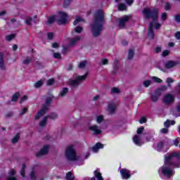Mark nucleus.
Segmentation results:
<instances>
[{
  "instance_id": "nucleus-1",
  "label": "nucleus",
  "mask_w": 180,
  "mask_h": 180,
  "mask_svg": "<svg viewBox=\"0 0 180 180\" xmlns=\"http://www.w3.org/2000/svg\"><path fill=\"white\" fill-rule=\"evenodd\" d=\"M142 13L145 16V19L152 18V22H150L149 27L148 28V37L151 40H153L155 34H154V27L155 29L158 30L161 27V24L157 22L158 20V13L160 11L158 8H153V10L149 8H143Z\"/></svg>"
},
{
  "instance_id": "nucleus-2",
  "label": "nucleus",
  "mask_w": 180,
  "mask_h": 180,
  "mask_svg": "<svg viewBox=\"0 0 180 180\" xmlns=\"http://www.w3.org/2000/svg\"><path fill=\"white\" fill-rule=\"evenodd\" d=\"M94 22L91 25V33L94 37H98L101 34V32L103 30V25L105 23V13L103 10H97L94 15Z\"/></svg>"
},
{
  "instance_id": "nucleus-3",
  "label": "nucleus",
  "mask_w": 180,
  "mask_h": 180,
  "mask_svg": "<svg viewBox=\"0 0 180 180\" xmlns=\"http://www.w3.org/2000/svg\"><path fill=\"white\" fill-rule=\"evenodd\" d=\"M178 157H179V153L176 152L166 155L165 165L159 169V174H163L165 176L171 178V176L174 175V171L169 169L167 166L172 165V164H174V161L175 160H178Z\"/></svg>"
},
{
  "instance_id": "nucleus-4",
  "label": "nucleus",
  "mask_w": 180,
  "mask_h": 180,
  "mask_svg": "<svg viewBox=\"0 0 180 180\" xmlns=\"http://www.w3.org/2000/svg\"><path fill=\"white\" fill-rule=\"evenodd\" d=\"M65 157L70 161H78V160L81 159V157L77 155L75 149H74V146H70L66 148Z\"/></svg>"
},
{
  "instance_id": "nucleus-5",
  "label": "nucleus",
  "mask_w": 180,
  "mask_h": 180,
  "mask_svg": "<svg viewBox=\"0 0 180 180\" xmlns=\"http://www.w3.org/2000/svg\"><path fill=\"white\" fill-rule=\"evenodd\" d=\"M50 102H51V98L46 99V105H43L42 109L37 113L34 117L35 120H39L40 117L49 110V105H50Z\"/></svg>"
},
{
  "instance_id": "nucleus-6",
  "label": "nucleus",
  "mask_w": 180,
  "mask_h": 180,
  "mask_svg": "<svg viewBox=\"0 0 180 180\" xmlns=\"http://www.w3.org/2000/svg\"><path fill=\"white\" fill-rule=\"evenodd\" d=\"M87 77L88 73H85L84 75L82 76H76L74 79H72L70 81V84L72 85V86H78V85H79V84H81L82 81H85Z\"/></svg>"
},
{
  "instance_id": "nucleus-7",
  "label": "nucleus",
  "mask_w": 180,
  "mask_h": 180,
  "mask_svg": "<svg viewBox=\"0 0 180 180\" xmlns=\"http://www.w3.org/2000/svg\"><path fill=\"white\" fill-rule=\"evenodd\" d=\"M58 15L60 19L58 20V24L65 25L67 23V19L68 18V14L64 11H58Z\"/></svg>"
},
{
  "instance_id": "nucleus-8",
  "label": "nucleus",
  "mask_w": 180,
  "mask_h": 180,
  "mask_svg": "<svg viewBox=\"0 0 180 180\" xmlns=\"http://www.w3.org/2000/svg\"><path fill=\"white\" fill-rule=\"evenodd\" d=\"M175 101V97L172 94H166L162 98V102L165 105H169Z\"/></svg>"
},
{
  "instance_id": "nucleus-9",
  "label": "nucleus",
  "mask_w": 180,
  "mask_h": 180,
  "mask_svg": "<svg viewBox=\"0 0 180 180\" xmlns=\"http://www.w3.org/2000/svg\"><path fill=\"white\" fill-rule=\"evenodd\" d=\"M120 172L122 179H129V178L131 176V174H130V170L127 169H121L120 170Z\"/></svg>"
},
{
  "instance_id": "nucleus-10",
  "label": "nucleus",
  "mask_w": 180,
  "mask_h": 180,
  "mask_svg": "<svg viewBox=\"0 0 180 180\" xmlns=\"http://www.w3.org/2000/svg\"><path fill=\"white\" fill-rule=\"evenodd\" d=\"M133 142L134 144H136V146H138L139 147L144 144V141H141V136L140 135H134L133 137Z\"/></svg>"
},
{
  "instance_id": "nucleus-11",
  "label": "nucleus",
  "mask_w": 180,
  "mask_h": 180,
  "mask_svg": "<svg viewBox=\"0 0 180 180\" xmlns=\"http://www.w3.org/2000/svg\"><path fill=\"white\" fill-rule=\"evenodd\" d=\"M50 146L49 145L44 146L38 153H36L37 157H41L49 153Z\"/></svg>"
},
{
  "instance_id": "nucleus-12",
  "label": "nucleus",
  "mask_w": 180,
  "mask_h": 180,
  "mask_svg": "<svg viewBox=\"0 0 180 180\" xmlns=\"http://www.w3.org/2000/svg\"><path fill=\"white\" fill-rule=\"evenodd\" d=\"M89 130L92 131L93 134H101L102 130L96 125H91L89 127Z\"/></svg>"
},
{
  "instance_id": "nucleus-13",
  "label": "nucleus",
  "mask_w": 180,
  "mask_h": 180,
  "mask_svg": "<svg viewBox=\"0 0 180 180\" xmlns=\"http://www.w3.org/2000/svg\"><path fill=\"white\" fill-rule=\"evenodd\" d=\"M179 64H180V62L178 60H169L165 63V67L166 68H174V67H176Z\"/></svg>"
},
{
  "instance_id": "nucleus-14",
  "label": "nucleus",
  "mask_w": 180,
  "mask_h": 180,
  "mask_svg": "<svg viewBox=\"0 0 180 180\" xmlns=\"http://www.w3.org/2000/svg\"><path fill=\"white\" fill-rule=\"evenodd\" d=\"M129 16L124 15L121 20H120V27H124L126 26V22H129Z\"/></svg>"
},
{
  "instance_id": "nucleus-15",
  "label": "nucleus",
  "mask_w": 180,
  "mask_h": 180,
  "mask_svg": "<svg viewBox=\"0 0 180 180\" xmlns=\"http://www.w3.org/2000/svg\"><path fill=\"white\" fill-rule=\"evenodd\" d=\"M116 104L115 103H111L108 104L107 110L109 113H114L115 110H116Z\"/></svg>"
},
{
  "instance_id": "nucleus-16",
  "label": "nucleus",
  "mask_w": 180,
  "mask_h": 180,
  "mask_svg": "<svg viewBox=\"0 0 180 180\" xmlns=\"http://www.w3.org/2000/svg\"><path fill=\"white\" fill-rule=\"evenodd\" d=\"M101 148H103V144L101 143H97L92 148L91 150L93 153H98Z\"/></svg>"
},
{
  "instance_id": "nucleus-17",
  "label": "nucleus",
  "mask_w": 180,
  "mask_h": 180,
  "mask_svg": "<svg viewBox=\"0 0 180 180\" xmlns=\"http://www.w3.org/2000/svg\"><path fill=\"white\" fill-rule=\"evenodd\" d=\"M81 40V36H77L75 38H71L70 40V46H75Z\"/></svg>"
},
{
  "instance_id": "nucleus-18",
  "label": "nucleus",
  "mask_w": 180,
  "mask_h": 180,
  "mask_svg": "<svg viewBox=\"0 0 180 180\" xmlns=\"http://www.w3.org/2000/svg\"><path fill=\"white\" fill-rule=\"evenodd\" d=\"M0 68L1 70H5L6 68V65H5V61L4 60V54L0 53Z\"/></svg>"
},
{
  "instance_id": "nucleus-19",
  "label": "nucleus",
  "mask_w": 180,
  "mask_h": 180,
  "mask_svg": "<svg viewBox=\"0 0 180 180\" xmlns=\"http://www.w3.org/2000/svg\"><path fill=\"white\" fill-rule=\"evenodd\" d=\"M16 174V171L15 169H11L8 172V177L7 180H16V177H15V174Z\"/></svg>"
},
{
  "instance_id": "nucleus-20",
  "label": "nucleus",
  "mask_w": 180,
  "mask_h": 180,
  "mask_svg": "<svg viewBox=\"0 0 180 180\" xmlns=\"http://www.w3.org/2000/svg\"><path fill=\"white\" fill-rule=\"evenodd\" d=\"M134 58V49H129L127 55V60L131 61Z\"/></svg>"
},
{
  "instance_id": "nucleus-21",
  "label": "nucleus",
  "mask_w": 180,
  "mask_h": 180,
  "mask_svg": "<svg viewBox=\"0 0 180 180\" xmlns=\"http://www.w3.org/2000/svg\"><path fill=\"white\" fill-rule=\"evenodd\" d=\"M56 15H52L48 17L47 25H53V23L56 22Z\"/></svg>"
},
{
  "instance_id": "nucleus-22",
  "label": "nucleus",
  "mask_w": 180,
  "mask_h": 180,
  "mask_svg": "<svg viewBox=\"0 0 180 180\" xmlns=\"http://www.w3.org/2000/svg\"><path fill=\"white\" fill-rule=\"evenodd\" d=\"M94 176L97 178V180H103V177H102V174H101L99 169L94 171Z\"/></svg>"
},
{
  "instance_id": "nucleus-23",
  "label": "nucleus",
  "mask_w": 180,
  "mask_h": 180,
  "mask_svg": "<svg viewBox=\"0 0 180 180\" xmlns=\"http://www.w3.org/2000/svg\"><path fill=\"white\" fill-rule=\"evenodd\" d=\"M67 94H68V89L63 88L60 90V91L59 93V96H60L61 98H64V96H65V95H67Z\"/></svg>"
},
{
  "instance_id": "nucleus-24",
  "label": "nucleus",
  "mask_w": 180,
  "mask_h": 180,
  "mask_svg": "<svg viewBox=\"0 0 180 180\" xmlns=\"http://www.w3.org/2000/svg\"><path fill=\"white\" fill-rule=\"evenodd\" d=\"M163 146L164 144L162 143V142H159L157 144H154V148H155V150H157L158 151H161V150H162Z\"/></svg>"
},
{
  "instance_id": "nucleus-25",
  "label": "nucleus",
  "mask_w": 180,
  "mask_h": 180,
  "mask_svg": "<svg viewBox=\"0 0 180 180\" xmlns=\"http://www.w3.org/2000/svg\"><path fill=\"white\" fill-rule=\"evenodd\" d=\"M143 86H145V88H148V86H150V85H153V81L151 80V79H146V80L143 81Z\"/></svg>"
},
{
  "instance_id": "nucleus-26",
  "label": "nucleus",
  "mask_w": 180,
  "mask_h": 180,
  "mask_svg": "<svg viewBox=\"0 0 180 180\" xmlns=\"http://www.w3.org/2000/svg\"><path fill=\"white\" fill-rule=\"evenodd\" d=\"M150 79L152 82H155L156 84H161L162 82V79H160L159 77H151Z\"/></svg>"
},
{
  "instance_id": "nucleus-27",
  "label": "nucleus",
  "mask_w": 180,
  "mask_h": 180,
  "mask_svg": "<svg viewBox=\"0 0 180 180\" xmlns=\"http://www.w3.org/2000/svg\"><path fill=\"white\" fill-rule=\"evenodd\" d=\"M160 98V94L155 92V94H153L152 95L151 99L153 101V102H157V101H158Z\"/></svg>"
},
{
  "instance_id": "nucleus-28",
  "label": "nucleus",
  "mask_w": 180,
  "mask_h": 180,
  "mask_svg": "<svg viewBox=\"0 0 180 180\" xmlns=\"http://www.w3.org/2000/svg\"><path fill=\"white\" fill-rule=\"evenodd\" d=\"M15 37H16V35L15 34H11L9 35L6 36V40L7 41H11L13 40V39H15Z\"/></svg>"
},
{
  "instance_id": "nucleus-29",
  "label": "nucleus",
  "mask_w": 180,
  "mask_h": 180,
  "mask_svg": "<svg viewBox=\"0 0 180 180\" xmlns=\"http://www.w3.org/2000/svg\"><path fill=\"white\" fill-rule=\"evenodd\" d=\"M46 123H47V117H44L39 122L40 127H44V126H46Z\"/></svg>"
},
{
  "instance_id": "nucleus-30",
  "label": "nucleus",
  "mask_w": 180,
  "mask_h": 180,
  "mask_svg": "<svg viewBox=\"0 0 180 180\" xmlns=\"http://www.w3.org/2000/svg\"><path fill=\"white\" fill-rule=\"evenodd\" d=\"M74 179H75V177L72 176V173H71V172H68L66 174V180H74Z\"/></svg>"
},
{
  "instance_id": "nucleus-31",
  "label": "nucleus",
  "mask_w": 180,
  "mask_h": 180,
  "mask_svg": "<svg viewBox=\"0 0 180 180\" xmlns=\"http://www.w3.org/2000/svg\"><path fill=\"white\" fill-rule=\"evenodd\" d=\"M175 124V121H169V120H167L165 123H164V126L165 127H168L169 126H171Z\"/></svg>"
},
{
  "instance_id": "nucleus-32",
  "label": "nucleus",
  "mask_w": 180,
  "mask_h": 180,
  "mask_svg": "<svg viewBox=\"0 0 180 180\" xmlns=\"http://www.w3.org/2000/svg\"><path fill=\"white\" fill-rule=\"evenodd\" d=\"M20 96V94L19 93L15 94L12 97V99H11L12 102H16V101L19 99Z\"/></svg>"
},
{
  "instance_id": "nucleus-33",
  "label": "nucleus",
  "mask_w": 180,
  "mask_h": 180,
  "mask_svg": "<svg viewBox=\"0 0 180 180\" xmlns=\"http://www.w3.org/2000/svg\"><path fill=\"white\" fill-rule=\"evenodd\" d=\"M41 85H43V79L39 80L38 82H37L34 86V88H40V86H41Z\"/></svg>"
},
{
  "instance_id": "nucleus-34",
  "label": "nucleus",
  "mask_w": 180,
  "mask_h": 180,
  "mask_svg": "<svg viewBox=\"0 0 180 180\" xmlns=\"http://www.w3.org/2000/svg\"><path fill=\"white\" fill-rule=\"evenodd\" d=\"M118 9L120 11H126L127 9V7L126 6L125 4H119Z\"/></svg>"
},
{
  "instance_id": "nucleus-35",
  "label": "nucleus",
  "mask_w": 180,
  "mask_h": 180,
  "mask_svg": "<svg viewBox=\"0 0 180 180\" xmlns=\"http://www.w3.org/2000/svg\"><path fill=\"white\" fill-rule=\"evenodd\" d=\"M20 136L19 135V134H17L14 138L12 139V143H18V141H19Z\"/></svg>"
},
{
  "instance_id": "nucleus-36",
  "label": "nucleus",
  "mask_w": 180,
  "mask_h": 180,
  "mask_svg": "<svg viewBox=\"0 0 180 180\" xmlns=\"http://www.w3.org/2000/svg\"><path fill=\"white\" fill-rule=\"evenodd\" d=\"M82 30H84V29L81 26H77L75 29L76 33H82Z\"/></svg>"
},
{
  "instance_id": "nucleus-37",
  "label": "nucleus",
  "mask_w": 180,
  "mask_h": 180,
  "mask_svg": "<svg viewBox=\"0 0 180 180\" xmlns=\"http://www.w3.org/2000/svg\"><path fill=\"white\" fill-rule=\"evenodd\" d=\"M70 0H65L64 3H63V7L64 8H68L70 6V5L71 4Z\"/></svg>"
},
{
  "instance_id": "nucleus-38",
  "label": "nucleus",
  "mask_w": 180,
  "mask_h": 180,
  "mask_svg": "<svg viewBox=\"0 0 180 180\" xmlns=\"http://www.w3.org/2000/svg\"><path fill=\"white\" fill-rule=\"evenodd\" d=\"M103 122V116L98 115L96 117V123H102Z\"/></svg>"
},
{
  "instance_id": "nucleus-39",
  "label": "nucleus",
  "mask_w": 180,
  "mask_h": 180,
  "mask_svg": "<svg viewBox=\"0 0 180 180\" xmlns=\"http://www.w3.org/2000/svg\"><path fill=\"white\" fill-rule=\"evenodd\" d=\"M86 67V61L84 60L79 64V68H85Z\"/></svg>"
},
{
  "instance_id": "nucleus-40",
  "label": "nucleus",
  "mask_w": 180,
  "mask_h": 180,
  "mask_svg": "<svg viewBox=\"0 0 180 180\" xmlns=\"http://www.w3.org/2000/svg\"><path fill=\"white\" fill-rule=\"evenodd\" d=\"M165 11H171V4L169 2L165 3Z\"/></svg>"
},
{
  "instance_id": "nucleus-41",
  "label": "nucleus",
  "mask_w": 180,
  "mask_h": 180,
  "mask_svg": "<svg viewBox=\"0 0 180 180\" xmlns=\"http://www.w3.org/2000/svg\"><path fill=\"white\" fill-rule=\"evenodd\" d=\"M30 178L32 180H36V171L33 170L31 172Z\"/></svg>"
},
{
  "instance_id": "nucleus-42",
  "label": "nucleus",
  "mask_w": 180,
  "mask_h": 180,
  "mask_svg": "<svg viewBox=\"0 0 180 180\" xmlns=\"http://www.w3.org/2000/svg\"><path fill=\"white\" fill-rule=\"evenodd\" d=\"M32 20H33V18H32L31 17H28L25 21L26 25L30 26V25H32Z\"/></svg>"
},
{
  "instance_id": "nucleus-43",
  "label": "nucleus",
  "mask_w": 180,
  "mask_h": 180,
  "mask_svg": "<svg viewBox=\"0 0 180 180\" xmlns=\"http://www.w3.org/2000/svg\"><path fill=\"white\" fill-rule=\"evenodd\" d=\"M108 63H109V60L106 58L101 59V65H108Z\"/></svg>"
},
{
  "instance_id": "nucleus-44",
  "label": "nucleus",
  "mask_w": 180,
  "mask_h": 180,
  "mask_svg": "<svg viewBox=\"0 0 180 180\" xmlns=\"http://www.w3.org/2000/svg\"><path fill=\"white\" fill-rule=\"evenodd\" d=\"M112 94H120V89L118 88L114 87L111 90Z\"/></svg>"
},
{
  "instance_id": "nucleus-45",
  "label": "nucleus",
  "mask_w": 180,
  "mask_h": 180,
  "mask_svg": "<svg viewBox=\"0 0 180 180\" xmlns=\"http://www.w3.org/2000/svg\"><path fill=\"white\" fill-rule=\"evenodd\" d=\"M53 58L58 60H61V54L59 53H53Z\"/></svg>"
},
{
  "instance_id": "nucleus-46",
  "label": "nucleus",
  "mask_w": 180,
  "mask_h": 180,
  "mask_svg": "<svg viewBox=\"0 0 180 180\" xmlns=\"http://www.w3.org/2000/svg\"><path fill=\"white\" fill-rule=\"evenodd\" d=\"M180 139L177 138L173 141V145L176 147H178V144H179Z\"/></svg>"
},
{
  "instance_id": "nucleus-47",
  "label": "nucleus",
  "mask_w": 180,
  "mask_h": 180,
  "mask_svg": "<svg viewBox=\"0 0 180 180\" xmlns=\"http://www.w3.org/2000/svg\"><path fill=\"white\" fill-rule=\"evenodd\" d=\"M54 82H56V81L54 80V79H49L47 82H46V85H53V84H54Z\"/></svg>"
},
{
  "instance_id": "nucleus-48",
  "label": "nucleus",
  "mask_w": 180,
  "mask_h": 180,
  "mask_svg": "<svg viewBox=\"0 0 180 180\" xmlns=\"http://www.w3.org/2000/svg\"><path fill=\"white\" fill-rule=\"evenodd\" d=\"M167 17H168V15L167 14V13H162V20L163 22H165V20H167Z\"/></svg>"
},
{
  "instance_id": "nucleus-49",
  "label": "nucleus",
  "mask_w": 180,
  "mask_h": 180,
  "mask_svg": "<svg viewBox=\"0 0 180 180\" xmlns=\"http://www.w3.org/2000/svg\"><path fill=\"white\" fill-rule=\"evenodd\" d=\"M143 131H144V127L138 128V129L136 130V133L137 134H139V136H140V134H141Z\"/></svg>"
},
{
  "instance_id": "nucleus-50",
  "label": "nucleus",
  "mask_w": 180,
  "mask_h": 180,
  "mask_svg": "<svg viewBox=\"0 0 180 180\" xmlns=\"http://www.w3.org/2000/svg\"><path fill=\"white\" fill-rule=\"evenodd\" d=\"M174 20L176 23H180V14H177L174 16Z\"/></svg>"
},
{
  "instance_id": "nucleus-51",
  "label": "nucleus",
  "mask_w": 180,
  "mask_h": 180,
  "mask_svg": "<svg viewBox=\"0 0 180 180\" xmlns=\"http://www.w3.org/2000/svg\"><path fill=\"white\" fill-rule=\"evenodd\" d=\"M49 117H51V119H57V117H58V115H57V113L53 112L52 114L50 115Z\"/></svg>"
},
{
  "instance_id": "nucleus-52",
  "label": "nucleus",
  "mask_w": 180,
  "mask_h": 180,
  "mask_svg": "<svg viewBox=\"0 0 180 180\" xmlns=\"http://www.w3.org/2000/svg\"><path fill=\"white\" fill-rule=\"evenodd\" d=\"M53 37H54V34L53 32L48 33V39L49 40H53Z\"/></svg>"
},
{
  "instance_id": "nucleus-53",
  "label": "nucleus",
  "mask_w": 180,
  "mask_h": 180,
  "mask_svg": "<svg viewBox=\"0 0 180 180\" xmlns=\"http://www.w3.org/2000/svg\"><path fill=\"white\" fill-rule=\"evenodd\" d=\"M147 122V119L145 117H141L140 120H139V123L141 124H143V123H146Z\"/></svg>"
},
{
  "instance_id": "nucleus-54",
  "label": "nucleus",
  "mask_w": 180,
  "mask_h": 180,
  "mask_svg": "<svg viewBox=\"0 0 180 180\" xmlns=\"http://www.w3.org/2000/svg\"><path fill=\"white\" fill-rule=\"evenodd\" d=\"M160 133H162V134H165L168 133V129H167V128L161 129Z\"/></svg>"
},
{
  "instance_id": "nucleus-55",
  "label": "nucleus",
  "mask_w": 180,
  "mask_h": 180,
  "mask_svg": "<svg viewBox=\"0 0 180 180\" xmlns=\"http://www.w3.org/2000/svg\"><path fill=\"white\" fill-rule=\"evenodd\" d=\"M26 168V165H22V169L20 171V174L22 175V176H25V169Z\"/></svg>"
},
{
  "instance_id": "nucleus-56",
  "label": "nucleus",
  "mask_w": 180,
  "mask_h": 180,
  "mask_svg": "<svg viewBox=\"0 0 180 180\" xmlns=\"http://www.w3.org/2000/svg\"><path fill=\"white\" fill-rule=\"evenodd\" d=\"M166 82H167V84H168V85L169 86L170 84H172V82H174V80L171 78H167L166 79Z\"/></svg>"
},
{
  "instance_id": "nucleus-57",
  "label": "nucleus",
  "mask_w": 180,
  "mask_h": 180,
  "mask_svg": "<svg viewBox=\"0 0 180 180\" xmlns=\"http://www.w3.org/2000/svg\"><path fill=\"white\" fill-rule=\"evenodd\" d=\"M67 51H68V46H63L62 50L63 54H65Z\"/></svg>"
},
{
  "instance_id": "nucleus-58",
  "label": "nucleus",
  "mask_w": 180,
  "mask_h": 180,
  "mask_svg": "<svg viewBox=\"0 0 180 180\" xmlns=\"http://www.w3.org/2000/svg\"><path fill=\"white\" fill-rule=\"evenodd\" d=\"M122 46H129V42L126 39L122 41Z\"/></svg>"
},
{
  "instance_id": "nucleus-59",
  "label": "nucleus",
  "mask_w": 180,
  "mask_h": 180,
  "mask_svg": "<svg viewBox=\"0 0 180 180\" xmlns=\"http://www.w3.org/2000/svg\"><path fill=\"white\" fill-rule=\"evenodd\" d=\"M27 99H28L27 96H24L21 98L20 103H22V102H25V101H27Z\"/></svg>"
},
{
  "instance_id": "nucleus-60",
  "label": "nucleus",
  "mask_w": 180,
  "mask_h": 180,
  "mask_svg": "<svg viewBox=\"0 0 180 180\" xmlns=\"http://www.w3.org/2000/svg\"><path fill=\"white\" fill-rule=\"evenodd\" d=\"M175 37H176V39H177V40H180V32L179 31L176 32Z\"/></svg>"
},
{
  "instance_id": "nucleus-61",
  "label": "nucleus",
  "mask_w": 180,
  "mask_h": 180,
  "mask_svg": "<svg viewBox=\"0 0 180 180\" xmlns=\"http://www.w3.org/2000/svg\"><path fill=\"white\" fill-rule=\"evenodd\" d=\"M158 91H167V86H162Z\"/></svg>"
},
{
  "instance_id": "nucleus-62",
  "label": "nucleus",
  "mask_w": 180,
  "mask_h": 180,
  "mask_svg": "<svg viewBox=\"0 0 180 180\" xmlns=\"http://www.w3.org/2000/svg\"><path fill=\"white\" fill-rule=\"evenodd\" d=\"M26 112H27V108H25L22 110V111L20 112V115H25V113H26Z\"/></svg>"
},
{
  "instance_id": "nucleus-63",
  "label": "nucleus",
  "mask_w": 180,
  "mask_h": 180,
  "mask_svg": "<svg viewBox=\"0 0 180 180\" xmlns=\"http://www.w3.org/2000/svg\"><path fill=\"white\" fill-rule=\"evenodd\" d=\"M133 2H134V0H127V5L131 6L133 4Z\"/></svg>"
},
{
  "instance_id": "nucleus-64",
  "label": "nucleus",
  "mask_w": 180,
  "mask_h": 180,
  "mask_svg": "<svg viewBox=\"0 0 180 180\" xmlns=\"http://www.w3.org/2000/svg\"><path fill=\"white\" fill-rule=\"evenodd\" d=\"M155 53H160L161 52V46H158L155 50Z\"/></svg>"
}]
</instances>
